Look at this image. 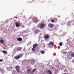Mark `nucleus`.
Returning a JSON list of instances; mask_svg holds the SVG:
<instances>
[{
	"label": "nucleus",
	"instance_id": "nucleus-8",
	"mask_svg": "<svg viewBox=\"0 0 74 74\" xmlns=\"http://www.w3.org/2000/svg\"><path fill=\"white\" fill-rule=\"evenodd\" d=\"M14 59H15L18 60L19 59V55L16 56L14 57Z\"/></svg>",
	"mask_w": 74,
	"mask_h": 74
},
{
	"label": "nucleus",
	"instance_id": "nucleus-12",
	"mask_svg": "<svg viewBox=\"0 0 74 74\" xmlns=\"http://www.w3.org/2000/svg\"><path fill=\"white\" fill-rule=\"evenodd\" d=\"M39 32L38 31V30L37 29L35 30V31H34V33H38Z\"/></svg>",
	"mask_w": 74,
	"mask_h": 74
},
{
	"label": "nucleus",
	"instance_id": "nucleus-4",
	"mask_svg": "<svg viewBox=\"0 0 74 74\" xmlns=\"http://www.w3.org/2000/svg\"><path fill=\"white\" fill-rule=\"evenodd\" d=\"M48 26H49L50 27H51V28H53V26H54V25L53 24H49L48 25Z\"/></svg>",
	"mask_w": 74,
	"mask_h": 74
},
{
	"label": "nucleus",
	"instance_id": "nucleus-20",
	"mask_svg": "<svg viewBox=\"0 0 74 74\" xmlns=\"http://www.w3.org/2000/svg\"><path fill=\"white\" fill-rule=\"evenodd\" d=\"M22 41V39L21 38H19V41Z\"/></svg>",
	"mask_w": 74,
	"mask_h": 74
},
{
	"label": "nucleus",
	"instance_id": "nucleus-17",
	"mask_svg": "<svg viewBox=\"0 0 74 74\" xmlns=\"http://www.w3.org/2000/svg\"><path fill=\"white\" fill-rule=\"evenodd\" d=\"M23 56V55L22 54H20L19 56V58H20L22 57Z\"/></svg>",
	"mask_w": 74,
	"mask_h": 74
},
{
	"label": "nucleus",
	"instance_id": "nucleus-26",
	"mask_svg": "<svg viewBox=\"0 0 74 74\" xmlns=\"http://www.w3.org/2000/svg\"><path fill=\"white\" fill-rule=\"evenodd\" d=\"M36 21H37V18H36Z\"/></svg>",
	"mask_w": 74,
	"mask_h": 74
},
{
	"label": "nucleus",
	"instance_id": "nucleus-19",
	"mask_svg": "<svg viewBox=\"0 0 74 74\" xmlns=\"http://www.w3.org/2000/svg\"><path fill=\"white\" fill-rule=\"evenodd\" d=\"M59 45L60 46H62V45H63V43L62 42H61L60 43V44H59Z\"/></svg>",
	"mask_w": 74,
	"mask_h": 74
},
{
	"label": "nucleus",
	"instance_id": "nucleus-11",
	"mask_svg": "<svg viewBox=\"0 0 74 74\" xmlns=\"http://www.w3.org/2000/svg\"><path fill=\"white\" fill-rule=\"evenodd\" d=\"M47 72L49 73V74H52V72L49 71V70H48L47 71Z\"/></svg>",
	"mask_w": 74,
	"mask_h": 74
},
{
	"label": "nucleus",
	"instance_id": "nucleus-16",
	"mask_svg": "<svg viewBox=\"0 0 74 74\" xmlns=\"http://www.w3.org/2000/svg\"><path fill=\"white\" fill-rule=\"evenodd\" d=\"M15 24L16 27H18L19 26V24H18L17 22L15 23Z\"/></svg>",
	"mask_w": 74,
	"mask_h": 74
},
{
	"label": "nucleus",
	"instance_id": "nucleus-23",
	"mask_svg": "<svg viewBox=\"0 0 74 74\" xmlns=\"http://www.w3.org/2000/svg\"><path fill=\"white\" fill-rule=\"evenodd\" d=\"M51 22H53V23L54 22H55V21H54V20H53L52 19L51 20Z\"/></svg>",
	"mask_w": 74,
	"mask_h": 74
},
{
	"label": "nucleus",
	"instance_id": "nucleus-3",
	"mask_svg": "<svg viewBox=\"0 0 74 74\" xmlns=\"http://www.w3.org/2000/svg\"><path fill=\"white\" fill-rule=\"evenodd\" d=\"M45 26V24L43 23H42L40 25V28L42 29L43 27H44Z\"/></svg>",
	"mask_w": 74,
	"mask_h": 74
},
{
	"label": "nucleus",
	"instance_id": "nucleus-21",
	"mask_svg": "<svg viewBox=\"0 0 74 74\" xmlns=\"http://www.w3.org/2000/svg\"><path fill=\"white\" fill-rule=\"evenodd\" d=\"M0 42L1 43H3L4 41H3V40H0Z\"/></svg>",
	"mask_w": 74,
	"mask_h": 74
},
{
	"label": "nucleus",
	"instance_id": "nucleus-25",
	"mask_svg": "<svg viewBox=\"0 0 74 74\" xmlns=\"http://www.w3.org/2000/svg\"><path fill=\"white\" fill-rule=\"evenodd\" d=\"M3 60H2L0 59V62H2Z\"/></svg>",
	"mask_w": 74,
	"mask_h": 74
},
{
	"label": "nucleus",
	"instance_id": "nucleus-13",
	"mask_svg": "<svg viewBox=\"0 0 74 74\" xmlns=\"http://www.w3.org/2000/svg\"><path fill=\"white\" fill-rule=\"evenodd\" d=\"M2 52L4 54H6V53H7V52L6 51H2Z\"/></svg>",
	"mask_w": 74,
	"mask_h": 74
},
{
	"label": "nucleus",
	"instance_id": "nucleus-6",
	"mask_svg": "<svg viewBox=\"0 0 74 74\" xmlns=\"http://www.w3.org/2000/svg\"><path fill=\"white\" fill-rule=\"evenodd\" d=\"M36 69H33L32 70V71L31 72V74H33V73H34V72H35V71H36Z\"/></svg>",
	"mask_w": 74,
	"mask_h": 74
},
{
	"label": "nucleus",
	"instance_id": "nucleus-27",
	"mask_svg": "<svg viewBox=\"0 0 74 74\" xmlns=\"http://www.w3.org/2000/svg\"><path fill=\"white\" fill-rule=\"evenodd\" d=\"M17 40H18V41H19V38H17Z\"/></svg>",
	"mask_w": 74,
	"mask_h": 74
},
{
	"label": "nucleus",
	"instance_id": "nucleus-14",
	"mask_svg": "<svg viewBox=\"0 0 74 74\" xmlns=\"http://www.w3.org/2000/svg\"><path fill=\"white\" fill-rule=\"evenodd\" d=\"M30 71H31V69H29L27 70V73H29Z\"/></svg>",
	"mask_w": 74,
	"mask_h": 74
},
{
	"label": "nucleus",
	"instance_id": "nucleus-15",
	"mask_svg": "<svg viewBox=\"0 0 74 74\" xmlns=\"http://www.w3.org/2000/svg\"><path fill=\"white\" fill-rule=\"evenodd\" d=\"M54 22H56L58 21V18H54Z\"/></svg>",
	"mask_w": 74,
	"mask_h": 74
},
{
	"label": "nucleus",
	"instance_id": "nucleus-18",
	"mask_svg": "<svg viewBox=\"0 0 74 74\" xmlns=\"http://www.w3.org/2000/svg\"><path fill=\"white\" fill-rule=\"evenodd\" d=\"M40 53H41L42 54H44V53H45V52H44L43 51H40Z\"/></svg>",
	"mask_w": 74,
	"mask_h": 74
},
{
	"label": "nucleus",
	"instance_id": "nucleus-2",
	"mask_svg": "<svg viewBox=\"0 0 74 74\" xmlns=\"http://www.w3.org/2000/svg\"><path fill=\"white\" fill-rule=\"evenodd\" d=\"M50 37V36H49V34H46L44 36L45 39H46V40H47V39Z\"/></svg>",
	"mask_w": 74,
	"mask_h": 74
},
{
	"label": "nucleus",
	"instance_id": "nucleus-22",
	"mask_svg": "<svg viewBox=\"0 0 74 74\" xmlns=\"http://www.w3.org/2000/svg\"><path fill=\"white\" fill-rule=\"evenodd\" d=\"M22 49V47H19V51H21V49Z\"/></svg>",
	"mask_w": 74,
	"mask_h": 74
},
{
	"label": "nucleus",
	"instance_id": "nucleus-9",
	"mask_svg": "<svg viewBox=\"0 0 74 74\" xmlns=\"http://www.w3.org/2000/svg\"><path fill=\"white\" fill-rule=\"evenodd\" d=\"M71 57H74V53L73 52H72L71 53Z\"/></svg>",
	"mask_w": 74,
	"mask_h": 74
},
{
	"label": "nucleus",
	"instance_id": "nucleus-5",
	"mask_svg": "<svg viewBox=\"0 0 74 74\" xmlns=\"http://www.w3.org/2000/svg\"><path fill=\"white\" fill-rule=\"evenodd\" d=\"M15 68L16 69L17 73H19V66H15Z\"/></svg>",
	"mask_w": 74,
	"mask_h": 74
},
{
	"label": "nucleus",
	"instance_id": "nucleus-10",
	"mask_svg": "<svg viewBox=\"0 0 74 74\" xmlns=\"http://www.w3.org/2000/svg\"><path fill=\"white\" fill-rule=\"evenodd\" d=\"M49 45H54V43H53V42H51L49 43Z\"/></svg>",
	"mask_w": 74,
	"mask_h": 74
},
{
	"label": "nucleus",
	"instance_id": "nucleus-7",
	"mask_svg": "<svg viewBox=\"0 0 74 74\" xmlns=\"http://www.w3.org/2000/svg\"><path fill=\"white\" fill-rule=\"evenodd\" d=\"M34 62H35V61L34 60V59L32 60L31 62V64H33Z\"/></svg>",
	"mask_w": 74,
	"mask_h": 74
},
{
	"label": "nucleus",
	"instance_id": "nucleus-28",
	"mask_svg": "<svg viewBox=\"0 0 74 74\" xmlns=\"http://www.w3.org/2000/svg\"><path fill=\"white\" fill-rule=\"evenodd\" d=\"M27 68H28V67H27Z\"/></svg>",
	"mask_w": 74,
	"mask_h": 74
},
{
	"label": "nucleus",
	"instance_id": "nucleus-29",
	"mask_svg": "<svg viewBox=\"0 0 74 74\" xmlns=\"http://www.w3.org/2000/svg\"><path fill=\"white\" fill-rule=\"evenodd\" d=\"M14 71V72H15V71Z\"/></svg>",
	"mask_w": 74,
	"mask_h": 74
},
{
	"label": "nucleus",
	"instance_id": "nucleus-1",
	"mask_svg": "<svg viewBox=\"0 0 74 74\" xmlns=\"http://www.w3.org/2000/svg\"><path fill=\"white\" fill-rule=\"evenodd\" d=\"M37 46H38V44L37 43L34 44L33 45V48L32 49V50L34 51H36L35 49Z\"/></svg>",
	"mask_w": 74,
	"mask_h": 74
},
{
	"label": "nucleus",
	"instance_id": "nucleus-24",
	"mask_svg": "<svg viewBox=\"0 0 74 74\" xmlns=\"http://www.w3.org/2000/svg\"><path fill=\"white\" fill-rule=\"evenodd\" d=\"M21 26V24H20V23H19V27H20Z\"/></svg>",
	"mask_w": 74,
	"mask_h": 74
}]
</instances>
